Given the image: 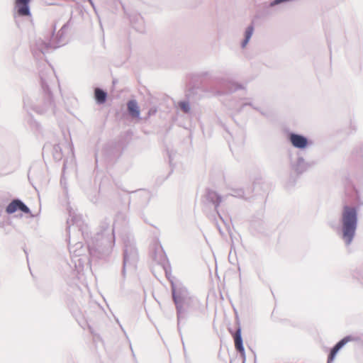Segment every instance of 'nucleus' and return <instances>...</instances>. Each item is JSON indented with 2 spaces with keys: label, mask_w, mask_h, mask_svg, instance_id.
<instances>
[{
  "label": "nucleus",
  "mask_w": 363,
  "mask_h": 363,
  "mask_svg": "<svg viewBox=\"0 0 363 363\" xmlns=\"http://www.w3.org/2000/svg\"><path fill=\"white\" fill-rule=\"evenodd\" d=\"M357 211L355 208L345 206L342 213L343 239L350 245L354 236L357 227Z\"/></svg>",
  "instance_id": "f257e3e1"
},
{
  "label": "nucleus",
  "mask_w": 363,
  "mask_h": 363,
  "mask_svg": "<svg viewBox=\"0 0 363 363\" xmlns=\"http://www.w3.org/2000/svg\"><path fill=\"white\" fill-rule=\"evenodd\" d=\"M21 211L25 213H29V208L20 200L15 199L12 201L6 207V211L9 214L15 213L17 211Z\"/></svg>",
  "instance_id": "f03ea898"
},
{
  "label": "nucleus",
  "mask_w": 363,
  "mask_h": 363,
  "mask_svg": "<svg viewBox=\"0 0 363 363\" xmlns=\"http://www.w3.org/2000/svg\"><path fill=\"white\" fill-rule=\"evenodd\" d=\"M30 0H16V9L19 16H25L30 15L29 9Z\"/></svg>",
  "instance_id": "7ed1b4c3"
},
{
  "label": "nucleus",
  "mask_w": 363,
  "mask_h": 363,
  "mask_svg": "<svg viewBox=\"0 0 363 363\" xmlns=\"http://www.w3.org/2000/svg\"><path fill=\"white\" fill-rule=\"evenodd\" d=\"M233 339L235 342V347L238 352H240L242 357H245V352L242 344V339L241 335V330L238 329L233 335Z\"/></svg>",
  "instance_id": "20e7f679"
},
{
  "label": "nucleus",
  "mask_w": 363,
  "mask_h": 363,
  "mask_svg": "<svg viewBox=\"0 0 363 363\" xmlns=\"http://www.w3.org/2000/svg\"><path fill=\"white\" fill-rule=\"evenodd\" d=\"M351 340V338L350 337H346L345 338H343L342 340H341L339 342H337L335 346L332 349L331 352H330V354H329V357H328V363H331L337 352L349 341Z\"/></svg>",
  "instance_id": "39448f33"
},
{
  "label": "nucleus",
  "mask_w": 363,
  "mask_h": 363,
  "mask_svg": "<svg viewBox=\"0 0 363 363\" xmlns=\"http://www.w3.org/2000/svg\"><path fill=\"white\" fill-rule=\"evenodd\" d=\"M290 141L294 147L298 148H304L307 145L306 138L296 134L290 135Z\"/></svg>",
  "instance_id": "423d86ee"
},
{
  "label": "nucleus",
  "mask_w": 363,
  "mask_h": 363,
  "mask_svg": "<svg viewBox=\"0 0 363 363\" xmlns=\"http://www.w3.org/2000/svg\"><path fill=\"white\" fill-rule=\"evenodd\" d=\"M172 297L177 310L181 311L184 301V296L183 293L182 291L176 292L174 290H173Z\"/></svg>",
  "instance_id": "0eeeda50"
},
{
  "label": "nucleus",
  "mask_w": 363,
  "mask_h": 363,
  "mask_svg": "<svg viewBox=\"0 0 363 363\" xmlns=\"http://www.w3.org/2000/svg\"><path fill=\"white\" fill-rule=\"evenodd\" d=\"M127 106L130 114L134 118H139L140 110L137 102L134 100L129 101Z\"/></svg>",
  "instance_id": "6e6552de"
},
{
  "label": "nucleus",
  "mask_w": 363,
  "mask_h": 363,
  "mask_svg": "<svg viewBox=\"0 0 363 363\" xmlns=\"http://www.w3.org/2000/svg\"><path fill=\"white\" fill-rule=\"evenodd\" d=\"M95 99L99 104H104L106 99V93L99 88H96L94 91Z\"/></svg>",
  "instance_id": "1a4fd4ad"
},
{
  "label": "nucleus",
  "mask_w": 363,
  "mask_h": 363,
  "mask_svg": "<svg viewBox=\"0 0 363 363\" xmlns=\"http://www.w3.org/2000/svg\"><path fill=\"white\" fill-rule=\"evenodd\" d=\"M252 33H253V27L252 26H249L247 30H246V32H245V40H244L243 42V47L246 45V44L247 43V42L249 41L250 38H251L252 35Z\"/></svg>",
  "instance_id": "9d476101"
},
{
  "label": "nucleus",
  "mask_w": 363,
  "mask_h": 363,
  "mask_svg": "<svg viewBox=\"0 0 363 363\" xmlns=\"http://www.w3.org/2000/svg\"><path fill=\"white\" fill-rule=\"evenodd\" d=\"M179 106L186 113H187L189 111V104L186 102H180Z\"/></svg>",
  "instance_id": "9b49d317"
}]
</instances>
